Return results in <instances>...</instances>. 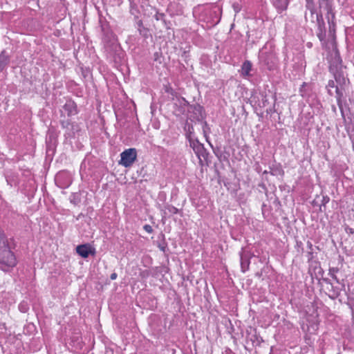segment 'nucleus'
I'll return each mask as SVG.
<instances>
[{
  "instance_id": "obj_4",
  "label": "nucleus",
  "mask_w": 354,
  "mask_h": 354,
  "mask_svg": "<svg viewBox=\"0 0 354 354\" xmlns=\"http://www.w3.org/2000/svg\"><path fill=\"white\" fill-rule=\"evenodd\" d=\"M77 253L83 258H86L89 255L94 256L95 254V249L92 245H78L76 247Z\"/></svg>"
},
{
  "instance_id": "obj_16",
  "label": "nucleus",
  "mask_w": 354,
  "mask_h": 354,
  "mask_svg": "<svg viewBox=\"0 0 354 354\" xmlns=\"http://www.w3.org/2000/svg\"><path fill=\"white\" fill-rule=\"evenodd\" d=\"M335 78L336 82L340 84L345 83L346 80L340 73H335Z\"/></svg>"
},
{
  "instance_id": "obj_5",
  "label": "nucleus",
  "mask_w": 354,
  "mask_h": 354,
  "mask_svg": "<svg viewBox=\"0 0 354 354\" xmlns=\"http://www.w3.org/2000/svg\"><path fill=\"white\" fill-rule=\"evenodd\" d=\"M315 22L317 23L318 27V32H317V35L321 41H324L326 37V30L324 27L323 17H322L320 14L316 15V16H315Z\"/></svg>"
},
{
  "instance_id": "obj_24",
  "label": "nucleus",
  "mask_w": 354,
  "mask_h": 354,
  "mask_svg": "<svg viewBox=\"0 0 354 354\" xmlns=\"http://www.w3.org/2000/svg\"><path fill=\"white\" fill-rule=\"evenodd\" d=\"M349 232L353 233V231H352V229H351V228H350V229H349Z\"/></svg>"
},
{
  "instance_id": "obj_14",
  "label": "nucleus",
  "mask_w": 354,
  "mask_h": 354,
  "mask_svg": "<svg viewBox=\"0 0 354 354\" xmlns=\"http://www.w3.org/2000/svg\"><path fill=\"white\" fill-rule=\"evenodd\" d=\"M64 109L68 112V115H72L77 113L76 106L73 102H69L64 106Z\"/></svg>"
},
{
  "instance_id": "obj_8",
  "label": "nucleus",
  "mask_w": 354,
  "mask_h": 354,
  "mask_svg": "<svg viewBox=\"0 0 354 354\" xmlns=\"http://www.w3.org/2000/svg\"><path fill=\"white\" fill-rule=\"evenodd\" d=\"M249 257V251L246 248L243 249V251L241 254V266L243 272H245V270L248 268L249 262L248 261V258Z\"/></svg>"
},
{
  "instance_id": "obj_20",
  "label": "nucleus",
  "mask_w": 354,
  "mask_h": 354,
  "mask_svg": "<svg viewBox=\"0 0 354 354\" xmlns=\"http://www.w3.org/2000/svg\"><path fill=\"white\" fill-rule=\"evenodd\" d=\"M164 17L163 14H156L155 15V17L157 20L162 19V17Z\"/></svg>"
},
{
  "instance_id": "obj_6",
  "label": "nucleus",
  "mask_w": 354,
  "mask_h": 354,
  "mask_svg": "<svg viewBox=\"0 0 354 354\" xmlns=\"http://www.w3.org/2000/svg\"><path fill=\"white\" fill-rule=\"evenodd\" d=\"M189 118L201 121L203 118V107L198 104L191 106L188 110Z\"/></svg>"
},
{
  "instance_id": "obj_22",
  "label": "nucleus",
  "mask_w": 354,
  "mask_h": 354,
  "mask_svg": "<svg viewBox=\"0 0 354 354\" xmlns=\"http://www.w3.org/2000/svg\"><path fill=\"white\" fill-rule=\"evenodd\" d=\"M159 247H160V249L165 252V248H166V245H159Z\"/></svg>"
},
{
  "instance_id": "obj_2",
  "label": "nucleus",
  "mask_w": 354,
  "mask_h": 354,
  "mask_svg": "<svg viewBox=\"0 0 354 354\" xmlns=\"http://www.w3.org/2000/svg\"><path fill=\"white\" fill-rule=\"evenodd\" d=\"M0 263L1 269L5 272L9 271L17 264L13 253L6 245H0Z\"/></svg>"
},
{
  "instance_id": "obj_21",
  "label": "nucleus",
  "mask_w": 354,
  "mask_h": 354,
  "mask_svg": "<svg viewBox=\"0 0 354 354\" xmlns=\"http://www.w3.org/2000/svg\"><path fill=\"white\" fill-rule=\"evenodd\" d=\"M233 7H234V11H235L236 12H239L240 8H239V5H238V4H234V5H233Z\"/></svg>"
},
{
  "instance_id": "obj_11",
  "label": "nucleus",
  "mask_w": 354,
  "mask_h": 354,
  "mask_svg": "<svg viewBox=\"0 0 354 354\" xmlns=\"http://www.w3.org/2000/svg\"><path fill=\"white\" fill-rule=\"evenodd\" d=\"M273 5L277 9L279 12L285 10L288 7V0H272Z\"/></svg>"
},
{
  "instance_id": "obj_13",
  "label": "nucleus",
  "mask_w": 354,
  "mask_h": 354,
  "mask_svg": "<svg viewBox=\"0 0 354 354\" xmlns=\"http://www.w3.org/2000/svg\"><path fill=\"white\" fill-rule=\"evenodd\" d=\"M8 63H9V57L5 53V52L3 51L0 54V72H1L7 66Z\"/></svg>"
},
{
  "instance_id": "obj_1",
  "label": "nucleus",
  "mask_w": 354,
  "mask_h": 354,
  "mask_svg": "<svg viewBox=\"0 0 354 354\" xmlns=\"http://www.w3.org/2000/svg\"><path fill=\"white\" fill-rule=\"evenodd\" d=\"M306 8L310 11L312 22H315L316 15L320 14L322 17L325 15L330 28H331L335 14L333 11L332 5L328 0H306Z\"/></svg>"
},
{
  "instance_id": "obj_10",
  "label": "nucleus",
  "mask_w": 354,
  "mask_h": 354,
  "mask_svg": "<svg viewBox=\"0 0 354 354\" xmlns=\"http://www.w3.org/2000/svg\"><path fill=\"white\" fill-rule=\"evenodd\" d=\"M327 87L328 88H334V87H335V92L337 93V104H338L339 107L341 109L342 108V102H341L340 98L342 97L343 93L340 91L339 88L337 86L335 85V82L333 80H330L328 82ZM328 93L330 95H332L330 88H328Z\"/></svg>"
},
{
  "instance_id": "obj_9",
  "label": "nucleus",
  "mask_w": 354,
  "mask_h": 354,
  "mask_svg": "<svg viewBox=\"0 0 354 354\" xmlns=\"http://www.w3.org/2000/svg\"><path fill=\"white\" fill-rule=\"evenodd\" d=\"M261 59L265 64L268 66V69L271 70L274 66L275 58L272 54L264 55L263 53L261 55Z\"/></svg>"
},
{
  "instance_id": "obj_23",
  "label": "nucleus",
  "mask_w": 354,
  "mask_h": 354,
  "mask_svg": "<svg viewBox=\"0 0 354 354\" xmlns=\"http://www.w3.org/2000/svg\"><path fill=\"white\" fill-rule=\"evenodd\" d=\"M111 277V279L112 280L115 279H116V277H117V274H116V273H112V274H111V277Z\"/></svg>"
},
{
  "instance_id": "obj_3",
  "label": "nucleus",
  "mask_w": 354,
  "mask_h": 354,
  "mask_svg": "<svg viewBox=\"0 0 354 354\" xmlns=\"http://www.w3.org/2000/svg\"><path fill=\"white\" fill-rule=\"evenodd\" d=\"M120 156L121 159L120 161V164L124 166L125 167H129L131 166L132 164L136 160V149L134 148L126 149L120 154Z\"/></svg>"
},
{
  "instance_id": "obj_7",
  "label": "nucleus",
  "mask_w": 354,
  "mask_h": 354,
  "mask_svg": "<svg viewBox=\"0 0 354 354\" xmlns=\"http://www.w3.org/2000/svg\"><path fill=\"white\" fill-rule=\"evenodd\" d=\"M193 149L199 159V162L203 165V159L205 160L207 153L203 146L199 143H193Z\"/></svg>"
},
{
  "instance_id": "obj_15",
  "label": "nucleus",
  "mask_w": 354,
  "mask_h": 354,
  "mask_svg": "<svg viewBox=\"0 0 354 354\" xmlns=\"http://www.w3.org/2000/svg\"><path fill=\"white\" fill-rule=\"evenodd\" d=\"M163 216H168L169 214H176L178 212V209L172 205H166L164 207Z\"/></svg>"
},
{
  "instance_id": "obj_19",
  "label": "nucleus",
  "mask_w": 354,
  "mask_h": 354,
  "mask_svg": "<svg viewBox=\"0 0 354 354\" xmlns=\"http://www.w3.org/2000/svg\"><path fill=\"white\" fill-rule=\"evenodd\" d=\"M143 228L148 233H151L153 231L152 227L150 225H145Z\"/></svg>"
},
{
  "instance_id": "obj_18",
  "label": "nucleus",
  "mask_w": 354,
  "mask_h": 354,
  "mask_svg": "<svg viewBox=\"0 0 354 354\" xmlns=\"http://www.w3.org/2000/svg\"><path fill=\"white\" fill-rule=\"evenodd\" d=\"M8 241L4 234L0 231V243H8Z\"/></svg>"
},
{
  "instance_id": "obj_17",
  "label": "nucleus",
  "mask_w": 354,
  "mask_h": 354,
  "mask_svg": "<svg viewBox=\"0 0 354 354\" xmlns=\"http://www.w3.org/2000/svg\"><path fill=\"white\" fill-rule=\"evenodd\" d=\"M202 128H203V133H204L205 136H206L207 133H208L209 132V127L206 122H204L203 123Z\"/></svg>"
},
{
  "instance_id": "obj_12",
  "label": "nucleus",
  "mask_w": 354,
  "mask_h": 354,
  "mask_svg": "<svg viewBox=\"0 0 354 354\" xmlns=\"http://www.w3.org/2000/svg\"><path fill=\"white\" fill-rule=\"evenodd\" d=\"M252 70V64L249 61H245L243 62L242 67H241V75L243 77H248L250 76V71Z\"/></svg>"
}]
</instances>
